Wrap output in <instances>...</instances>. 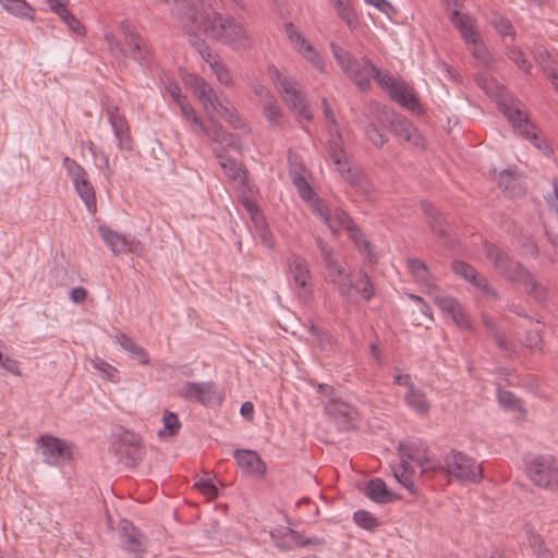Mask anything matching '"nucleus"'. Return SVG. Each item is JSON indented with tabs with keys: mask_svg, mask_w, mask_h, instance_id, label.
I'll return each instance as SVG.
<instances>
[{
	"mask_svg": "<svg viewBox=\"0 0 558 558\" xmlns=\"http://www.w3.org/2000/svg\"><path fill=\"white\" fill-rule=\"evenodd\" d=\"M119 529L121 532L123 549L136 555L142 553L143 534L140 530L129 520H121Z\"/></svg>",
	"mask_w": 558,
	"mask_h": 558,
	"instance_id": "23",
	"label": "nucleus"
},
{
	"mask_svg": "<svg viewBox=\"0 0 558 558\" xmlns=\"http://www.w3.org/2000/svg\"><path fill=\"white\" fill-rule=\"evenodd\" d=\"M389 95L395 101L410 109H414L418 104L413 93L402 83H398Z\"/></svg>",
	"mask_w": 558,
	"mask_h": 558,
	"instance_id": "41",
	"label": "nucleus"
},
{
	"mask_svg": "<svg viewBox=\"0 0 558 558\" xmlns=\"http://www.w3.org/2000/svg\"><path fill=\"white\" fill-rule=\"evenodd\" d=\"M450 22L460 31L465 43H474L478 39V34L470 24V20L465 15H460L458 10H454L450 14Z\"/></svg>",
	"mask_w": 558,
	"mask_h": 558,
	"instance_id": "36",
	"label": "nucleus"
},
{
	"mask_svg": "<svg viewBox=\"0 0 558 558\" xmlns=\"http://www.w3.org/2000/svg\"><path fill=\"white\" fill-rule=\"evenodd\" d=\"M186 84L193 89L195 97L207 111L220 106V99L215 88L203 77L194 74L189 75Z\"/></svg>",
	"mask_w": 558,
	"mask_h": 558,
	"instance_id": "18",
	"label": "nucleus"
},
{
	"mask_svg": "<svg viewBox=\"0 0 558 558\" xmlns=\"http://www.w3.org/2000/svg\"><path fill=\"white\" fill-rule=\"evenodd\" d=\"M163 421V429L159 432V435L163 437L165 435L173 436L179 433L181 428V423L173 412L166 411L162 417Z\"/></svg>",
	"mask_w": 558,
	"mask_h": 558,
	"instance_id": "51",
	"label": "nucleus"
},
{
	"mask_svg": "<svg viewBox=\"0 0 558 558\" xmlns=\"http://www.w3.org/2000/svg\"><path fill=\"white\" fill-rule=\"evenodd\" d=\"M327 272L329 281L336 286L339 294L347 301H351L354 283L345 268L339 263L328 268Z\"/></svg>",
	"mask_w": 558,
	"mask_h": 558,
	"instance_id": "21",
	"label": "nucleus"
},
{
	"mask_svg": "<svg viewBox=\"0 0 558 558\" xmlns=\"http://www.w3.org/2000/svg\"><path fill=\"white\" fill-rule=\"evenodd\" d=\"M482 88L487 95L496 99L499 109L507 117L518 134L529 140L544 154L548 155L550 153L547 143L538 136L536 126L531 123L526 114L523 113L521 109L522 104L519 99L509 95L506 89L494 80H484Z\"/></svg>",
	"mask_w": 558,
	"mask_h": 558,
	"instance_id": "2",
	"label": "nucleus"
},
{
	"mask_svg": "<svg viewBox=\"0 0 558 558\" xmlns=\"http://www.w3.org/2000/svg\"><path fill=\"white\" fill-rule=\"evenodd\" d=\"M404 399L411 410L421 415L426 414L429 411L430 405L425 392L417 389L415 386H410Z\"/></svg>",
	"mask_w": 558,
	"mask_h": 558,
	"instance_id": "34",
	"label": "nucleus"
},
{
	"mask_svg": "<svg viewBox=\"0 0 558 558\" xmlns=\"http://www.w3.org/2000/svg\"><path fill=\"white\" fill-rule=\"evenodd\" d=\"M92 364L93 366L98 369L99 372H101L102 376L112 381V383H118L119 381V376H118V371L117 368H114L112 365H110L109 363H107L106 361L101 360V359H94L92 361Z\"/></svg>",
	"mask_w": 558,
	"mask_h": 558,
	"instance_id": "56",
	"label": "nucleus"
},
{
	"mask_svg": "<svg viewBox=\"0 0 558 558\" xmlns=\"http://www.w3.org/2000/svg\"><path fill=\"white\" fill-rule=\"evenodd\" d=\"M58 15L73 33L77 35L85 33L84 25L66 8L61 13H58Z\"/></svg>",
	"mask_w": 558,
	"mask_h": 558,
	"instance_id": "59",
	"label": "nucleus"
},
{
	"mask_svg": "<svg viewBox=\"0 0 558 558\" xmlns=\"http://www.w3.org/2000/svg\"><path fill=\"white\" fill-rule=\"evenodd\" d=\"M63 166L66 170L68 175L71 178L73 185H78L82 181L88 179V174L85 169L77 163L74 159L64 157Z\"/></svg>",
	"mask_w": 558,
	"mask_h": 558,
	"instance_id": "45",
	"label": "nucleus"
},
{
	"mask_svg": "<svg viewBox=\"0 0 558 558\" xmlns=\"http://www.w3.org/2000/svg\"><path fill=\"white\" fill-rule=\"evenodd\" d=\"M341 177L350 183L359 193L367 195L371 191V185L365 174L359 168H351L347 165L338 167Z\"/></svg>",
	"mask_w": 558,
	"mask_h": 558,
	"instance_id": "27",
	"label": "nucleus"
},
{
	"mask_svg": "<svg viewBox=\"0 0 558 558\" xmlns=\"http://www.w3.org/2000/svg\"><path fill=\"white\" fill-rule=\"evenodd\" d=\"M116 452L119 456V460L130 468L137 465L144 456L143 447L137 442L135 436L129 433L120 438Z\"/></svg>",
	"mask_w": 558,
	"mask_h": 558,
	"instance_id": "19",
	"label": "nucleus"
},
{
	"mask_svg": "<svg viewBox=\"0 0 558 558\" xmlns=\"http://www.w3.org/2000/svg\"><path fill=\"white\" fill-rule=\"evenodd\" d=\"M264 114L270 123L276 124L279 122L281 110L275 97L264 102Z\"/></svg>",
	"mask_w": 558,
	"mask_h": 558,
	"instance_id": "61",
	"label": "nucleus"
},
{
	"mask_svg": "<svg viewBox=\"0 0 558 558\" xmlns=\"http://www.w3.org/2000/svg\"><path fill=\"white\" fill-rule=\"evenodd\" d=\"M408 457L418 464L422 472L445 470L460 482L472 483H478L483 477L482 465L461 451L452 450L446 454L444 465L440 462L432 461L428 457L422 459L412 454H408Z\"/></svg>",
	"mask_w": 558,
	"mask_h": 558,
	"instance_id": "3",
	"label": "nucleus"
},
{
	"mask_svg": "<svg viewBox=\"0 0 558 558\" xmlns=\"http://www.w3.org/2000/svg\"><path fill=\"white\" fill-rule=\"evenodd\" d=\"M527 542L537 558H553L551 551L545 546L543 537L533 530L526 531Z\"/></svg>",
	"mask_w": 558,
	"mask_h": 558,
	"instance_id": "44",
	"label": "nucleus"
},
{
	"mask_svg": "<svg viewBox=\"0 0 558 558\" xmlns=\"http://www.w3.org/2000/svg\"><path fill=\"white\" fill-rule=\"evenodd\" d=\"M98 232L114 255L132 253L141 256L144 254L145 246L138 239H128L105 226H100Z\"/></svg>",
	"mask_w": 558,
	"mask_h": 558,
	"instance_id": "11",
	"label": "nucleus"
},
{
	"mask_svg": "<svg viewBox=\"0 0 558 558\" xmlns=\"http://www.w3.org/2000/svg\"><path fill=\"white\" fill-rule=\"evenodd\" d=\"M483 324L498 349L505 351L507 354H513L515 352L517 347L514 342L507 339L506 335L497 327L490 317L484 315Z\"/></svg>",
	"mask_w": 558,
	"mask_h": 558,
	"instance_id": "30",
	"label": "nucleus"
},
{
	"mask_svg": "<svg viewBox=\"0 0 558 558\" xmlns=\"http://www.w3.org/2000/svg\"><path fill=\"white\" fill-rule=\"evenodd\" d=\"M492 24L501 36H514L513 26L511 22L506 17L500 15H494L492 17Z\"/></svg>",
	"mask_w": 558,
	"mask_h": 558,
	"instance_id": "60",
	"label": "nucleus"
},
{
	"mask_svg": "<svg viewBox=\"0 0 558 558\" xmlns=\"http://www.w3.org/2000/svg\"><path fill=\"white\" fill-rule=\"evenodd\" d=\"M182 395L186 399L196 400L203 404L208 403L214 395L213 383H185Z\"/></svg>",
	"mask_w": 558,
	"mask_h": 558,
	"instance_id": "29",
	"label": "nucleus"
},
{
	"mask_svg": "<svg viewBox=\"0 0 558 558\" xmlns=\"http://www.w3.org/2000/svg\"><path fill=\"white\" fill-rule=\"evenodd\" d=\"M533 56L535 62L538 64L546 76H548L550 72H554L558 69L555 59L545 48L541 46L535 47L533 50Z\"/></svg>",
	"mask_w": 558,
	"mask_h": 558,
	"instance_id": "43",
	"label": "nucleus"
},
{
	"mask_svg": "<svg viewBox=\"0 0 558 558\" xmlns=\"http://www.w3.org/2000/svg\"><path fill=\"white\" fill-rule=\"evenodd\" d=\"M210 68L221 85L227 87L233 86L232 74L222 62L214 60Z\"/></svg>",
	"mask_w": 558,
	"mask_h": 558,
	"instance_id": "53",
	"label": "nucleus"
},
{
	"mask_svg": "<svg viewBox=\"0 0 558 558\" xmlns=\"http://www.w3.org/2000/svg\"><path fill=\"white\" fill-rule=\"evenodd\" d=\"M359 283L361 284V288L354 284V289L364 300L369 301L374 296L375 290L368 275L365 271L360 272Z\"/></svg>",
	"mask_w": 558,
	"mask_h": 558,
	"instance_id": "57",
	"label": "nucleus"
},
{
	"mask_svg": "<svg viewBox=\"0 0 558 558\" xmlns=\"http://www.w3.org/2000/svg\"><path fill=\"white\" fill-rule=\"evenodd\" d=\"M316 245H317L320 256L325 263L326 269L339 264V262L337 260V258L335 256L333 248L326 241L318 238V239H316Z\"/></svg>",
	"mask_w": 558,
	"mask_h": 558,
	"instance_id": "54",
	"label": "nucleus"
},
{
	"mask_svg": "<svg viewBox=\"0 0 558 558\" xmlns=\"http://www.w3.org/2000/svg\"><path fill=\"white\" fill-rule=\"evenodd\" d=\"M386 124H381L376 120V106L372 108V116L366 118L364 123V132L368 141H371L376 147H383L387 142V138L381 132V129Z\"/></svg>",
	"mask_w": 558,
	"mask_h": 558,
	"instance_id": "33",
	"label": "nucleus"
},
{
	"mask_svg": "<svg viewBox=\"0 0 558 558\" xmlns=\"http://www.w3.org/2000/svg\"><path fill=\"white\" fill-rule=\"evenodd\" d=\"M35 445L47 465L57 466L62 461L71 459V446L56 436L41 435L36 439Z\"/></svg>",
	"mask_w": 558,
	"mask_h": 558,
	"instance_id": "8",
	"label": "nucleus"
},
{
	"mask_svg": "<svg viewBox=\"0 0 558 558\" xmlns=\"http://www.w3.org/2000/svg\"><path fill=\"white\" fill-rule=\"evenodd\" d=\"M120 29L125 44L131 49L132 58L141 65L147 66L150 62V51L144 38L137 33L135 26L128 20L120 23Z\"/></svg>",
	"mask_w": 558,
	"mask_h": 558,
	"instance_id": "12",
	"label": "nucleus"
},
{
	"mask_svg": "<svg viewBox=\"0 0 558 558\" xmlns=\"http://www.w3.org/2000/svg\"><path fill=\"white\" fill-rule=\"evenodd\" d=\"M293 183L296 186L299 194L303 199L307 201V199L312 198L314 192H313L312 187L310 186V184L307 183V181L303 177H301V175L294 177Z\"/></svg>",
	"mask_w": 558,
	"mask_h": 558,
	"instance_id": "64",
	"label": "nucleus"
},
{
	"mask_svg": "<svg viewBox=\"0 0 558 558\" xmlns=\"http://www.w3.org/2000/svg\"><path fill=\"white\" fill-rule=\"evenodd\" d=\"M497 397L500 405L507 410L522 411L521 400L511 391L497 388Z\"/></svg>",
	"mask_w": 558,
	"mask_h": 558,
	"instance_id": "48",
	"label": "nucleus"
},
{
	"mask_svg": "<svg viewBox=\"0 0 558 558\" xmlns=\"http://www.w3.org/2000/svg\"><path fill=\"white\" fill-rule=\"evenodd\" d=\"M525 287L527 294L537 302H544L548 298V289L539 282L535 275L530 271V278L521 282Z\"/></svg>",
	"mask_w": 558,
	"mask_h": 558,
	"instance_id": "40",
	"label": "nucleus"
},
{
	"mask_svg": "<svg viewBox=\"0 0 558 558\" xmlns=\"http://www.w3.org/2000/svg\"><path fill=\"white\" fill-rule=\"evenodd\" d=\"M372 78H375L378 83V85L385 89H387L389 93L395 88V86L399 83L393 80V77L390 75L387 71H380L375 65L374 75Z\"/></svg>",
	"mask_w": 558,
	"mask_h": 558,
	"instance_id": "62",
	"label": "nucleus"
},
{
	"mask_svg": "<svg viewBox=\"0 0 558 558\" xmlns=\"http://www.w3.org/2000/svg\"><path fill=\"white\" fill-rule=\"evenodd\" d=\"M0 3L10 14L31 21L35 19L34 9L25 0H0Z\"/></svg>",
	"mask_w": 558,
	"mask_h": 558,
	"instance_id": "37",
	"label": "nucleus"
},
{
	"mask_svg": "<svg viewBox=\"0 0 558 558\" xmlns=\"http://www.w3.org/2000/svg\"><path fill=\"white\" fill-rule=\"evenodd\" d=\"M353 520L359 526L368 531L375 530L379 524L378 519L366 510L355 511Z\"/></svg>",
	"mask_w": 558,
	"mask_h": 558,
	"instance_id": "52",
	"label": "nucleus"
},
{
	"mask_svg": "<svg viewBox=\"0 0 558 558\" xmlns=\"http://www.w3.org/2000/svg\"><path fill=\"white\" fill-rule=\"evenodd\" d=\"M81 199L84 202L90 214H95L97 210V202L94 186L89 179L82 181L78 185L74 186Z\"/></svg>",
	"mask_w": 558,
	"mask_h": 558,
	"instance_id": "39",
	"label": "nucleus"
},
{
	"mask_svg": "<svg viewBox=\"0 0 558 558\" xmlns=\"http://www.w3.org/2000/svg\"><path fill=\"white\" fill-rule=\"evenodd\" d=\"M507 54L509 59L513 61L522 71L525 73L530 72L532 64L520 48L509 47Z\"/></svg>",
	"mask_w": 558,
	"mask_h": 558,
	"instance_id": "58",
	"label": "nucleus"
},
{
	"mask_svg": "<svg viewBox=\"0 0 558 558\" xmlns=\"http://www.w3.org/2000/svg\"><path fill=\"white\" fill-rule=\"evenodd\" d=\"M351 239L354 241L357 248L364 252L369 262H374V255L372 254V248L369 242L364 238L361 230L353 225L349 230Z\"/></svg>",
	"mask_w": 558,
	"mask_h": 558,
	"instance_id": "46",
	"label": "nucleus"
},
{
	"mask_svg": "<svg viewBox=\"0 0 558 558\" xmlns=\"http://www.w3.org/2000/svg\"><path fill=\"white\" fill-rule=\"evenodd\" d=\"M298 51L302 53V56L311 62L318 71H325V63L318 52L314 49V47L306 41L303 46H301Z\"/></svg>",
	"mask_w": 558,
	"mask_h": 558,
	"instance_id": "50",
	"label": "nucleus"
},
{
	"mask_svg": "<svg viewBox=\"0 0 558 558\" xmlns=\"http://www.w3.org/2000/svg\"><path fill=\"white\" fill-rule=\"evenodd\" d=\"M351 239L354 241L357 248L364 252L369 262H374V255L372 254V248L369 242L364 238L361 230L353 225L349 230Z\"/></svg>",
	"mask_w": 558,
	"mask_h": 558,
	"instance_id": "47",
	"label": "nucleus"
},
{
	"mask_svg": "<svg viewBox=\"0 0 558 558\" xmlns=\"http://www.w3.org/2000/svg\"><path fill=\"white\" fill-rule=\"evenodd\" d=\"M214 153L215 156L219 159V163L228 179L231 181H240L241 183H244L245 170L243 169L242 165L234 159L227 158L226 154L219 149H215Z\"/></svg>",
	"mask_w": 558,
	"mask_h": 558,
	"instance_id": "32",
	"label": "nucleus"
},
{
	"mask_svg": "<svg viewBox=\"0 0 558 558\" xmlns=\"http://www.w3.org/2000/svg\"><path fill=\"white\" fill-rule=\"evenodd\" d=\"M333 57L348 78L361 90L365 92L371 86L375 64L366 57L356 59L351 52L335 43L330 44Z\"/></svg>",
	"mask_w": 558,
	"mask_h": 558,
	"instance_id": "4",
	"label": "nucleus"
},
{
	"mask_svg": "<svg viewBox=\"0 0 558 558\" xmlns=\"http://www.w3.org/2000/svg\"><path fill=\"white\" fill-rule=\"evenodd\" d=\"M484 254L499 277L510 283H520L530 278V269L499 246L485 242Z\"/></svg>",
	"mask_w": 558,
	"mask_h": 558,
	"instance_id": "5",
	"label": "nucleus"
},
{
	"mask_svg": "<svg viewBox=\"0 0 558 558\" xmlns=\"http://www.w3.org/2000/svg\"><path fill=\"white\" fill-rule=\"evenodd\" d=\"M399 451H400V454L402 457V462H401V465L399 468H396L393 469V475L396 477V480L402 485L404 486L405 488H408L410 492H414V483H413V480H412V474L411 472L409 471L410 469V465H409V461H412L411 459H409L408 454H412L416 458H424L425 456H417L415 453H413L405 445L403 444H400L399 445Z\"/></svg>",
	"mask_w": 558,
	"mask_h": 558,
	"instance_id": "24",
	"label": "nucleus"
},
{
	"mask_svg": "<svg viewBox=\"0 0 558 558\" xmlns=\"http://www.w3.org/2000/svg\"><path fill=\"white\" fill-rule=\"evenodd\" d=\"M308 330H310L311 335L313 337H315L319 347L323 350L333 347L337 342L336 338L330 332H328L326 330H322L315 324H311Z\"/></svg>",
	"mask_w": 558,
	"mask_h": 558,
	"instance_id": "49",
	"label": "nucleus"
},
{
	"mask_svg": "<svg viewBox=\"0 0 558 558\" xmlns=\"http://www.w3.org/2000/svg\"><path fill=\"white\" fill-rule=\"evenodd\" d=\"M213 111L221 116L234 129L245 130L247 128L238 110L233 107H228L221 100L220 106L218 108H214Z\"/></svg>",
	"mask_w": 558,
	"mask_h": 558,
	"instance_id": "42",
	"label": "nucleus"
},
{
	"mask_svg": "<svg viewBox=\"0 0 558 558\" xmlns=\"http://www.w3.org/2000/svg\"><path fill=\"white\" fill-rule=\"evenodd\" d=\"M529 478L538 487L558 488V462L550 456H536L525 460Z\"/></svg>",
	"mask_w": 558,
	"mask_h": 558,
	"instance_id": "6",
	"label": "nucleus"
},
{
	"mask_svg": "<svg viewBox=\"0 0 558 558\" xmlns=\"http://www.w3.org/2000/svg\"><path fill=\"white\" fill-rule=\"evenodd\" d=\"M421 207L433 232L439 236H445L448 231V223L445 221L444 217L434 208L433 204L427 201H422Z\"/></svg>",
	"mask_w": 558,
	"mask_h": 558,
	"instance_id": "31",
	"label": "nucleus"
},
{
	"mask_svg": "<svg viewBox=\"0 0 558 558\" xmlns=\"http://www.w3.org/2000/svg\"><path fill=\"white\" fill-rule=\"evenodd\" d=\"M469 45H472L471 52L474 56L475 59L480 60L484 64H489L492 57L489 52L487 51L486 47L480 41V38L475 40L474 43H468Z\"/></svg>",
	"mask_w": 558,
	"mask_h": 558,
	"instance_id": "63",
	"label": "nucleus"
},
{
	"mask_svg": "<svg viewBox=\"0 0 558 558\" xmlns=\"http://www.w3.org/2000/svg\"><path fill=\"white\" fill-rule=\"evenodd\" d=\"M365 495L371 500L379 504H386L391 500V494L381 478L371 480L365 487Z\"/></svg>",
	"mask_w": 558,
	"mask_h": 558,
	"instance_id": "35",
	"label": "nucleus"
},
{
	"mask_svg": "<svg viewBox=\"0 0 558 558\" xmlns=\"http://www.w3.org/2000/svg\"><path fill=\"white\" fill-rule=\"evenodd\" d=\"M108 121L112 128L118 142V147L124 150L133 149V140L130 133V126L124 114L120 112L118 106L111 105L106 109Z\"/></svg>",
	"mask_w": 558,
	"mask_h": 558,
	"instance_id": "15",
	"label": "nucleus"
},
{
	"mask_svg": "<svg viewBox=\"0 0 558 558\" xmlns=\"http://www.w3.org/2000/svg\"><path fill=\"white\" fill-rule=\"evenodd\" d=\"M274 82L279 92L284 94V100L288 106L300 116L304 117L307 121H311L312 114L305 104L302 90L296 87V82L283 76L279 71H276V78Z\"/></svg>",
	"mask_w": 558,
	"mask_h": 558,
	"instance_id": "10",
	"label": "nucleus"
},
{
	"mask_svg": "<svg viewBox=\"0 0 558 558\" xmlns=\"http://www.w3.org/2000/svg\"><path fill=\"white\" fill-rule=\"evenodd\" d=\"M288 270L296 288L299 296L304 301L312 298L313 289L311 284V270L308 264L301 255L291 253L287 258Z\"/></svg>",
	"mask_w": 558,
	"mask_h": 558,
	"instance_id": "9",
	"label": "nucleus"
},
{
	"mask_svg": "<svg viewBox=\"0 0 558 558\" xmlns=\"http://www.w3.org/2000/svg\"><path fill=\"white\" fill-rule=\"evenodd\" d=\"M498 185L508 197H517L525 193L518 172L511 169L499 173Z\"/></svg>",
	"mask_w": 558,
	"mask_h": 558,
	"instance_id": "26",
	"label": "nucleus"
},
{
	"mask_svg": "<svg viewBox=\"0 0 558 558\" xmlns=\"http://www.w3.org/2000/svg\"><path fill=\"white\" fill-rule=\"evenodd\" d=\"M179 3H190L195 5L197 10H205L207 7L210 10H218L220 8L235 7L240 4V0H177L173 9V15L175 16V9Z\"/></svg>",
	"mask_w": 558,
	"mask_h": 558,
	"instance_id": "38",
	"label": "nucleus"
},
{
	"mask_svg": "<svg viewBox=\"0 0 558 558\" xmlns=\"http://www.w3.org/2000/svg\"><path fill=\"white\" fill-rule=\"evenodd\" d=\"M238 465L248 475L262 477L267 472V466L260 456L250 449H236L233 453Z\"/></svg>",
	"mask_w": 558,
	"mask_h": 558,
	"instance_id": "20",
	"label": "nucleus"
},
{
	"mask_svg": "<svg viewBox=\"0 0 558 558\" xmlns=\"http://www.w3.org/2000/svg\"><path fill=\"white\" fill-rule=\"evenodd\" d=\"M201 133L206 134L214 143L218 144L221 148H218L223 154L229 148L240 149L235 137L228 133L221 124L211 122L209 125H205V130Z\"/></svg>",
	"mask_w": 558,
	"mask_h": 558,
	"instance_id": "22",
	"label": "nucleus"
},
{
	"mask_svg": "<svg viewBox=\"0 0 558 558\" xmlns=\"http://www.w3.org/2000/svg\"><path fill=\"white\" fill-rule=\"evenodd\" d=\"M330 138L327 141L326 149L329 158L333 161L335 165L342 166L347 165V154L342 147V136L339 128L329 129Z\"/></svg>",
	"mask_w": 558,
	"mask_h": 558,
	"instance_id": "28",
	"label": "nucleus"
},
{
	"mask_svg": "<svg viewBox=\"0 0 558 558\" xmlns=\"http://www.w3.org/2000/svg\"><path fill=\"white\" fill-rule=\"evenodd\" d=\"M325 411L342 430L354 427L359 416L357 411L341 398L326 401Z\"/></svg>",
	"mask_w": 558,
	"mask_h": 558,
	"instance_id": "14",
	"label": "nucleus"
},
{
	"mask_svg": "<svg viewBox=\"0 0 558 558\" xmlns=\"http://www.w3.org/2000/svg\"><path fill=\"white\" fill-rule=\"evenodd\" d=\"M314 211L333 234H338L342 230H349L354 225L344 210L339 208L331 210L320 201L315 204Z\"/></svg>",
	"mask_w": 558,
	"mask_h": 558,
	"instance_id": "17",
	"label": "nucleus"
},
{
	"mask_svg": "<svg viewBox=\"0 0 558 558\" xmlns=\"http://www.w3.org/2000/svg\"><path fill=\"white\" fill-rule=\"evenodd\" d=\"M376 120L381 124H389L390 131L416 147H424V138L416 128L405 117L376 105Z\"/></svg>",
	"mask_w": 558,
	"mask_h": 558,
	"instance_id": "7",
	"label": "nucleus"
},
{
	"mask_svg": "<svg viewBox=\"0 0 558 558\" xmlns=\"http://www.w3.org/2000/svg\"><path fill=\"white\" fill-rule=\"evenodd\" d=\"M213 11V17L206 10H197L190 3H179L175 17L192 34L203 32L209 38L231 47L233 50H247L254 40L248 27L231 15H222Z\"/></svg>",
	"mask_w": 558,
	"mask_h": 558,
	"instance_id": "1",
	"label": "nucleus"
},
{
	"mask_svg": "<svg viewBox=\"0 0 558 558\" xmlns=\"http://www.w3.org/2000/svg\"><path fill=\"white\" fill-rule=\"evenodd\" d=\"M408 266L415 281L426 287L429 296L439 291L438 287L432 282L433 276L424 262L412 258L408 260Z\"/></svg>",
	"mask_w": 558,
	"mask_h": 558,
	"instance_id": "25",
	"label": "nucleus"
},
{
	"mask_svg": "<svg viewBox=\"0 0 558 558\" xmlns=\"http://www.w3.org/2000/svg\"><path fill=\"white\" fill-rule=\"evenodd\" d=\"M434 303L440 308V311L450 316L453 323L460 328L468 329L471 327V320L465 312L464 307L460 302L448 295H442L440 291L435 293L433 296Z\"/></svg>",
	"mask_w": 558,
	"mask_h": 558,
	"instance_id": "16",
	"label": "nucleus"
},
{
	"mask_svg": "<svg viewBox=\"0 0 558 558\" xmlns=\"http://www.w3.org/2000/svg\"><path fill=\"white\" fill-rule=\"evenodd\" d=\"M287 535H289L293 541L294 545L299 547H305L308 545L322 546L325 544V539L322 537L313 536L304 538L298 531L292 529H287Z\"/></svg>",
	"mask_w": 558,
	"mask_h": 558,
	"instance_id": "55",
	"label": "nucleus"
},
{
	"mask_svg": "<svg viewBox=\"0 0 558 558\" xmlns=\"http://www.w3.org/2000/svg\"><path fill=\"white\" fill-rule=\"evenodd\" d=\"M451 269L454 274L462 277L465 281L471 283L473 287L477 288L482 292H484L492 300H498L499 293L497 290L489 283L486 277L481 276L478 271L469 263L464 260L456 259L451 264Z\"/></svg>",
	"mask_w": 558,
	"mask_h": 558,
	"instance_id": "13",
	"label": "nucleus"
}]
</instances>
